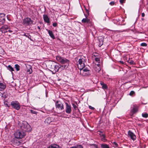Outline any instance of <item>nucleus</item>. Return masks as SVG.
I'll return each instance as SVG.
<instances>
[{"label": "nucleus", "mask_w": 148, "mask_h": 148, "mask_svg": "<svg viewBox=\"0 0 148 148\" xmlns=\"http://www.w3.org/2000/svg\"><path fill=\"white\" fill-rule=\"evenodd\" d=\"M5 14L3 13H0V24H3L5 21Z\"/></svg>", "instance_id": "9b49d317"}, {"label": "nucleus", "mask_w": 148, "mask_h": 148, "mask_svg": "<svg viewBox=\"0 0 148 148\" xmlns=\"http://www.w3.org/2000/svg\"><path fill=\"white\" fill-rule=\"evenodd\" d=\"M20 127L21 129L25 132H30L32 130L30 125L26 122H24L22 123Z\"/></svg>", "instance_id": "f257e3e1"}, {"label": "nucleus", "mask_w": 148, "mask_h": 148, "mask_svg": "<svg viewBox=\"0 0 148 148\" xmlns=\"http://www.w3.org/2000/svg\"><path fill=\"white\" fill-rule=\"evenodd\" d=\"M99 67V68H98V72H99V71H100L101 69H100V68H99V67Z\"/></svg>", "instance_id": "a18cd8bd"}, {"label": "nucleus", "mask_w": 148, "mask_h": 148, "mask_svg": "<svg viewBox=\"0 0 148 148\" xmlns=\"http://www.w3.org/2000/svg\"><path fill=\"white\" fill-rule=\"evenodd\" d=\"M137 109L136 108H134L132 110V114H133L137 111Z\"/></svg>", "instance_id": "a878e982"}, {"label": "nucleus", "mask_w": 148, "mask_h": 148, "mask_svg": "<svg viewBox=\"0 0 148 148\" xmlns=\"http://www.w3.org/2000/svg\"><path fill=\"white\" fill-rule=\"evenodd\" d=\"M100 84L102 86V88L104 90L107 89L108 88V86L106 84H104L102 81H101Z\"/></svg>", "instance_id": "a211bd4d"}, {"label": "nucleus", "mask_w": 148, "mask_h": 148, "mask_svg": "<svg viewBox=\"0 0 148 148\" xmlns=\"http://www.w3.org/2000/svg\"><path fill=\"white\" fill-rule=\"evenodd\" d=\"M27 67L29 68V69H28L27 70V72H29V74H31L32 72V66L29 65Z\"/></svg>", "instance_id": "5701e85b"}, {"label": "nucleus", "mask_w": 148, "mask_h": 148, "mask_svg": "<svg viewBox=\"0 0 148 148\" xmlns=\"http://www.w3.org/2000/svg\"><path fill=\"white\" fill-rule=\"evenodd\" d=\"M33 21L29 18L27 17L24 19L23 23L25 25H29L32 23Z\"/></svg>", "instance_id": "1a4fd4ad"}, {"label": "nucleus", "mask_w": 148, "mask_h": 148, "mask_svg": "<svg viewBox=\"0 0 148 148\" xmlns=\"http://www.w3.org/2000/svg\"><path fill=\"white\" fill-rule=\"evenodd\" d=\"M9 26L7 25H4V26H2L1 28H9Z\"/></svg>", "instance_id": "e433bc0d"}, {"label": "nucleus", "mask_w": 148, "mask_h": 148, "mask_svg": "<svg viewBox=\"0 0 148 148\" xmlns=\"http://www.w3.org/2000/svg\"><path fill=\"white\" fill-rule=\"evenodd\" d=\"M140 46L142 47H146L147 46V44L145 43H142L140 44Z\"/></svg>", "instance_id": "72a5a7b5"}, {"label": "nucleus", "mask_w": 148, "mask_h": 148, "mask_svg": "<svg viewBox=\"0 0 148 148\" xmlns=\"http://www.w3.org/2000/svg\"><path fill=\"white\" fill-rule=\"evenodd\" d=\"M0 96L3 99H6L8 96V94L6 92H4L3 93H0Z\"/></svg>", "instance_id": "dca6fc26"}, {"label": "nucleus", "mask_w": 148, "mask_h": 148, "mask_svg": "<svg viewBox=\"0 0 148 148\" xmlns=\"http://www.w3.org/2000/svg\"><path fill=\"white\" fill-rule=\"evenodd\" d=\"M135 30V28H134L133 29L131 30L132 31H134V30Z\"/></svg>", "instance_id": "de8ad7c7"}, {"label": "nucleus", "mask_w": 148, "mask_h": 148, "mask_svg": "<svg viewBox=\"0 0 148 148\" xmlns=\"http://www.w3.org/2000/svg\"><path fill=\"white\" fill-rule=\"evenodd\" d=\"M47 31H48V33L50 36L53 39H55V37L52 32L50 30L47 29Z\"/></svg>", "instance_id": "412c9836"}, {"label": "nucleus", "mask_w": 148, "mask_h": 148, "mask_svg": "<svg viewBox=\"0 0 148 148\" xmlns=\"http://www.w3.org/2000/svg\"><path fill=\"white\" fill-rule=\"evenodd\" d=\"M128 136L133 140H134L136 138V135L130 130H129L128 132Z\"/></svg>", "instance_id": "f8f14e48"}, {"label": "nucleus", "mask_w": 148, "mask_h": 148, "mask_svg": "<svg viewBox=\"0 0 148 148\" xmlns=\"http://www.w3.org/2000/svg\"><path fill=\"white\" fill-rule=\"evenodd\" d=\"M120 62H121V63H122V64H123V61H120Z\"/></svg>", "instance_id": "09e8293b"}, {"label": "nucleus", "mask_w": 148, "mask_h": 148, "mask_svg": "<svg viewBox=\"0 0 148 148\" xmlns=\"http://www.w3.org/2000/svg\"><path fill=\"white\" fill-rule=\"evenodd\" d=\"M86 12L87 13L89 14V11L88 10H86Z\"/></svg>", "instance_id": "49530a36"}, {"label": "nucleus", "mask_w": 148, "mask_h": 148, "mask_svg": "<svg viewBox=\"0 0 148 148\" xmlns=\"http://www.w3.org/2000/svg\"><path fill=\"white\" fill-rule=\"evenodd\" d=\"M7 18H8V20H9V19H8V16H7Z\"/></svg>", "instance_id": "4d7b16f0"}, {"label": "nucleus", "mask_w": 148, "mask_h": 148, "mask_svg": "<svg viewBox=\"0 0 148 148\" xmlns=\"http://www.w3.org/2000/svg\"><path fill=\"white\" fill-rule=\"evenodd\" d=\"M56 58L57 60L61 64H67L69 65V61L66 58L59 56H57Z\"/></svg>", "instance_id": "7ed1b4c3"}, {"label": "nucleus", "mask_w": 148, "mask_h": 148, "mask_svg": "<svg viewBox=\"0 0 148 148\" xmlns=\"http://www.w3.org/2000/svg\"><path fill=\"white\" fill-rule=\"evenodd\" d=\"M8 31L9 32H13V34L14 33V32H13V31L12 30H8Z\"/></svg>", "instance_id": "c03bdc74"}, {"label": "nucleus", "mask_w": 148, "mask_h": 148, "mask_svg": "<svg viewBox=\"0 0 148 148\" xmlns=\"http://www.w3.org/2000/svg\"><path fill=\"white\" fill-rule=\"evenodd\" d=\"M142 116L143 117L146 118L148 117V114L147 113L142 114Z\"/></svg>", "instance_id": "7c9ffc66"}, {"label": "nucleus", "mask_w": 148, "mask_h": 148, "mask_svg": "<svg viewBox=\"0 0 148 148\" xmlns=\"http://www.w3.org/2000/svg\"><path fill=\"white\" fill-rule=\"evenodd\" d=\"M112 144H113V145L114 146H115V147H117V146H118L117 144L115 142H113L112 143Z\"/></svg>", "instance_id": "f704fd0d"}, {"label": "nucleus", "mask_w": 148, "mask_h": 148, "mask_svg": "<svg viewBox=\"0 0 148 148\" xmlns=\"http://www.w3.org/2000/svg\"><path fill=\"white\" fill-rule=\"evenodd\" d=\"M134 94L135 92L133 91H131L129 93V95L131 96H132Z\"/></svg>", "instance_id": "473e14b6"}, {"label": "nucleus", "mask_w": 148, "mask_h": 148, "mask_svg": "<svg viewBox=\"0 0 148 148\" xmlns=\"http://www.w3.org/2000/svg\"><path fill=\"white\" fill-rule=\"evenodd\" d=\"M109 4L111 5H113L114 4V2L113 1H111L110 3Z\"/></svg>", "instance_id": "58836bf2"}, {"label": "nucleus", "mask_w": 148, "mask_h": 148, "mask_svg": "<svg viewBox=\"0 0 148 148\" xmlns=\"http://www.w3.org/2000/svg\"><path fill=\"white\" fill-rule=\"evenodd\" d=\"M8 69L11 71H14L13 68L10 65H9L8 66Z\"/></svg>", "instance_id": "cd10ccee"}, {"label": "nucleus", "mask_w": 148, "mask_h": 148, "mask_svg": "<svg viewBox=\"0 0 148 148\" xmlns=\"http://www.w3.org/2000/svg\"><path fill=\"white\" fill-rule=\"evenodd\" d=\"M7 18H8V20H9V19H8V16H7Z\"/></svg>", "instance_id": "6e6d98bb"}, {"label": "nucleus", "mask_w": 148, "mask_h": 148, "mask_svg": "<svg viewBox=\"0 0 148 148\" xmlns=\"http://www.w3.org/2000/svg\"><path fill=\"white\" fill-rule=\"evenodd\" d=\"M84 59H79L78 60L79 64H78V67L79 69H82L84 68L85 65L84 64Z\"/></svg>", "instance_id": "6e6552de"}, {"label": "nucleus", "mask_w": 148, "mask_h": 148, "mask_svg": "<svg viewBox=\"0 0 148 148\" xmlns=\"http://www.w3.org/2000/svg\"><path fill=\"white\" fill-rule=\"evenodd\" d=\"M95 60L96 62H98L100 61V59L99 58H95Z\"/></svg>", "instance_id": "4c0bfd02"}, {"label": "nucleus", "mask_w": 148, "mask_h": 148, "mask_svg": "<svg viewBox=\"0 0 148 148\" xmlns=\"http://www.w3.org/2000/svg\"><path fill=\"white\" fill-rule=\"evenodd\" d=\"M142 20H144V18H142Z\"/></svg>", "instance_id": "3c124183"}, {"label": "nucleus", "mask_w": 148, "mask_h": 148, "mask_svg": "<svg viewBox=\"0 0 148 148\" xmlns=\"http://www.w3.org/2000/svg\"><path fill=\"white\" fill-rule=\"evenodd\" d=\"M101 148H110L109 146L106 144H102L101 145Z\"/></svg>", "instance_id": "b1692460"}, {"label": "nucleus", "mask_w": 148, "mask_h": 148, "mask_svg": "<svg viewBox=\"0 0 148 148\" xmlns=\"http://www.w3.org/2000/svg\"><path fill=\"white\" fill-rule=\"evenodd\" d=\"M90 145L91 146H92V148H97V147L98 145H97L92 144H90Z\"/></svg>", "instance_id": "c756f323"}, {"label": "nucleus", "mask_w": 148, "mask_h": 148, "mask_svg": "<svg viewBox=\"0 0 148 148\" xmlns=\"http://www.w3.org/2000/svg\"><path fill=\"white\" fill-rule=\"evenodd\" d=\"M14 135L16 138L20 139L23 138L25 136V134L23 132L18 130L15 132Z\"/></svg>", "instance_id": "20e7f679"}, {"label": "nucleus", "mask_w": 148, "mask_h": 148, "mask_svg": "<svg viewBox=\"0 0 148 148\" xmlns=\"http://www.w3.org/2000/svg\"><path fill=\"white\" fill-rule=\"evenodd\" d=\"M125 0H120V2L121 4H123Z\"/></svg>", "instance_id": "79ce46f5"}, {"label": "nucleus", "mask_w": 148, "mask_h": 148, "mask_svg": "<svg viewBox=\"0 0 148 148\" xmlns=\"http://www.w3.org/2000/svg\"><path fill=\"white\" fill-rule=\"evenodd\" d=\"M128 62L130 64L135 65V63L134 61L131 60H129L128 61Z\"/></svg>", "instance_id": "c85d7f7f"}, {"label": "nucleus", "mask_w": 148, "mask_h": 148, "mask_svg": "<svg viewBox=\"0 0 148 148\" xmlns=\"http://www.w3.org/2000/svg\"><path fill=\"white\" fill-rule=\"evenodd\" d=\"M89 20L88 18H84L82 19V23H88V26H90V27H93V25H91V26L90 25H91V23H89Z\"/></svg>", "instance_id": "ddd939ff"}, {"label": "nucleus", "mask_w": 148, "mask_h": 148, "mask_svg": "<svg viewBox=\"0 0 148 148\" xmlns=\"http://www.w3.org/2000/svg\"><path fill=\"white\" fill-rule=\"evenodd\" d=\"M7 18H8V20H9V19H8V16H7Z\"/></svg>", "instance_id": "864d4df0"}, {"label": "nucleus", "mask_w": 148, "mask_h": 148, "mask_svg": "<svg viewBox=\"0 0 148 148\" xmlns=\"http://www.w3.org/2000/svg\"><path fill=\"white\" fill-rule=\"evenodd\" d=\"M100 132L99 134L101 137V140L103 142H105L106 141V139L105 138V135L100 132Z\"/></svg>", "instance_id": "6ab92c4d"}, {"label": "nucleus", "mask_w": 148, "mask_h": 148, "mask_svg": "<svg viewBox=\"0 0 148 148\" xmlns=\"http://www.w3.org/2000/svg\"><path fill=\"white\" fill-rule=\"evenodd\" d=\"M43 18L45 22L47 23H49L50 22L49 19L47 15L44 14L43 15Z\"/></svg>", "instance_id": "2eb2a0df"}, {"label": "nucleus", "mask_w": 148, "mask_h": 148, "mask_svg": "<svg viewBox=\"0 0 148 148\" xmlns=\"http://www.w3.org/2000/svg\"><path fill=\"white\" fill-rule=\"evenodd\" d=\"M99 148L98 147V146L97 147V148Z\"/></svg>", "instance_id": "bf43d9fd"}, {"label": "nucleus", "mask_w": 148, "mask_h": 148, "mask_svg": "<svg viewBox=\"0 0 148 148\" xmlns=\"http://www.w3.org/2000/svg\"><path fill=\"white\" fill-rule=\"evenodd\" d=\"M47 148H62V147L58 145L53 144L50 145Z\"/></svg>", "instance_id": "f3484780"}, {"label": "nucleus", "mask_w": 148, "mask_h": 148, "mask_svg": "<svg viewBox=\"0 0 148 148\" xmlns=\"http://www.w3.org/2000/svg\"><path fill=\"white\" fill-rule=\"evenodd\" d=\"M89 108L90 109H91L92 110H94V109H95V108H94V107H92L91 106H89Z\"/></svg>", "instance_id": "ea45409f"}, {"label": "nucleus", "mask_w": 148, "mask_h": 148, "mask_svg": "<svg viewBox=\"0 0 148 148\" xmlns=\"http://www.w3.org/2000/svg\"><path fill=\"white\" fill-rule=\"evenodd\" d=\"M5 29L6 30H7L8 29V28H5Z\"/></svg>", "instance_id": "8fccbe9b"}, {"label": "nucleus", "mask_w": 148, "mask_h": 148, "mask_svg": "<svg viewBox=\"0 0 148 148\" xmlns=\"http://www.w3.org/2000/svg\"><path fill=\"white\" fill-rule=\"evenodd\" d=\"M57 25L56 23H54L53 24V25L54 27H56Z\"/></svg>", "instance_id": "a19ab883"}, {"label": "nucleus", "mask_w": 148, "mask_h": 148, "mask_svg": "<svg viewBox=\"0 0 148 148\" xmlns=\"http://www.w3.org/2000/svg\"><path fill=\"white\" fill-rule=\"evenodd\" d=\"M98 38L100 42L99 46V47H100L103 44V38L102 36H100L98 37Z\"/></svg>", "instance_id": "aec40b11"}, {"label": "nucleus", "mask_w": 148, "mask_h": 148, "mask_svg": "<svg viewBox=\"0 0 148 148\" xmlns=\"http://www.w3.org/2000/svg\"><path fill=\"white\" fill-rule=\"evenodd\" d=\"M51 69H53V71H54L56 73L58 72L60 69H61L62 70L64 69L65 68L66 65L64 66H61L59 64H56V65H54L53 64H52V65H51Z\"/></svg>", "instance_id": "39448f33"}, {"label": "nucleus", "mask_w": 148, "mask_h": 148, "mask_svg": "<svg viewBox=\"0 0 148 148\" xmlns=\"http://www.w3.org/2000/svg\"><path fill=\"white\" fill-rule=\"evenodd\" d=\"M7 18H8V20H9V19H8V16H7Z\"/></svg>", "instance_id": "5fc2aeb1"}, {"label": "nucleus", "mask_w": 148, "mask_h": 148, "mask_svg": "<svg viewBox=\"0 0 148 148\" xmlns=\"http://www.w3.org/2000/svg\"><path fill=\"white\" fill-rule=\"evenodd\" d=\"M20 66L18 64H16L15 65V68L16 69L17 71H18L20 70Z\"/></svg>", "instance_id": "bb28decb"}, {"label": "nucleus", "mask_w": 148, "mask_h": 148, "mask_svg": "<svg viewBox=\"0 0 148 148\" xmlns=\"http://www.w3.org/2000/svg\"><path fill=\"white\" fill-rule=\"evenodd\" d=\"M70 148H83V146L80 145H77L74 146Z\"/></svg>", "instance_id": "393cba45"}, {"label": "nucleus", "mask_w": 148, "mask_h": 148, "mask_svg": "<svg viewBox=\"0 0 148 148\" xmlns=\"http://www.w3.org/2000/svg\"><path fill=\"white\" fill-rule=\"evenodd\" d=\"M72 105L73 106V107L74 108V109L75 110H76V109L77 108V105L74 103H73Z\"/></svg>", "instance_id": "c9c22d12"}, {"label": "nucleus", "mask_w": 148, "mask_h": 148, "mask_svg": "<svg viewBox=\"0 0 148 148\" xmlns=\"http://www.w3.org/2000/svg\"><path fill=\"white\" fill-rule=\"evenodd\" d=\"M7 18H8V20H9V19H8V16H7Z\"/></svg>", "instance_id": "603ef678"}, {"label": "nucleus", "mask_w": 148, "mask_h": 148, "mask_svg": "<svg viewBox=\"0 0 148 148\" xmlns=\"http://www.w3.org/2000/svg\"><path fill=\"white\" fill-rule=\"evenodd\" d=\"M52 121V120L50 117H48L45 120V122L47 124H49Z\"/></svg>", "instance_id": "4be33fe9"}, {"label": "nucleus", "mask_w": 148, "mask_h": 148, "mask_svg": "<svg viewBox=\"0 0 148 148\" xmlns=\"http://www.w3.org/2000/svg\"><path fill=\"white\" fill-rule=\"evenodd\" d=\"M38 27V28H40V27H39V26H38V27Z\"/></svg>", "instance_id": "13d9d810"}, {"label": "nucleus", "mask_w": 148, "mask_h": 148, "mask_svg": "<svg viewBox=\"0 0 148 148\" xmlns=\"http://www.w3.org/2000/svg\"><path fill=\"white\" fill-rule=\"evenodd\" d=\"M11 105L12 108L17 110H19L20 108V105L17 101H12L11 102Z\"/></svg>", "instance_id": "423d86ee"}, {"label": "nucleus", "mask_w": 148, "mask_h": 148, "mask_svg": "<svg viewBox=\"0 0 148 148\" xmlns=\"http://www.w3.org/2000/svg\"><path fill=\"white\" fill-rule=\"evenodd\" d=\"M89 67H85L82 69H79L80 70V74L81 75L84 76H87L90 75V71L89 69Z\"/></svg>", "instance_id": "f03ea898"}, {"label": "nucleus", "mask_w": 148, "mask_h": 148, "mask_svg": "<svg viewBox=\"0 0 148 148\" xmlns=\"http://www.w3.org/2000/svg\"><path fill=\"white\" fill-rule=\"evenodd\" d=\"M6 87L5 84L4 82H1L0 81V91L4 90L5 88Z\"/></svg>", "instance_id": "4468645a"}, {"label": "nucleus", "mask_w": 148, "mask_h": 148, "mask_svg": "<svg viewBox=\"0 0 148 148\" xmlns=\"http://www.w3.org/2000/svg\"><path fill=\"white\" fill-rule=\"evenodd\" d=\"M56 108L59 110H62L64 109V105L62 103L58 101H57L55 103Z\"/></svg>", "instance_id": "0eeeda50"}, {"label": "nucleus", "mask_w": 148, "mask_h": 148, "mask_svg": "<svg viewBox=\"0 0 148 148\" xmlns=\"http://www.w3.org/2000/svg\"><path fill=\"white\" fill-rule=\"evenodd\" d=\"M30 112L32 114H37V112L34 111L32 110H30Z\"/></svg>", "instance_id": "2f4dec72"}, {"label": "nucleus", "mask_w": 148, "mask_h": 148, "mask_svg": "<svg viewBox=\"0 0 148 148\" xmlns=\"http://www.w3.org/2000/svg\"><path fill=\"white\" fill-rule=\"evenodd\" d=\"M66 106V109L65 111L68 114H70L71 113L72 110L71 106L70 104L68 103L67 102L65 103Z\"/></svg>", "instance_id": "9d476101"}, {"label": "nucleus", "mask_w": 148, "mask_h": 148, "mask_svg": "<svg viewBox=\"0 0 148 148\" xmlns=\"http://www.w3.org/2000/svg\"><path fill=\"white\" fill-rule=\"evenodd\" d=\"M141 16L142 17H144L145 16V14L144 13H142Z\"/></svg>", "instance_id": "37998d69"}]
</instances>
